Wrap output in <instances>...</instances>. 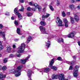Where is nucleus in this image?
Returning a JSON list of instances; mask_svg holds the SVG:
<instances>
[{"mask_svg":"<svg viewBox=\"0 0 80 80\" xmlns=\"http://www.w3.org/2000/svg\"><path fill=\"white\" fill-rule=\"evenodd\" d=\"M52 78L53 80L58 78L60 80H68V79L65 78H64V74H61L59 75L53 74Z\"/></svg>","mask_w":80,"mask_h":80,"instance_id":"1","label":"nucleus"},{"mask_svg":"<svg viewBox=\"0 0 80 80\" xmlns=\"http://www.w3.org/2000/svg\"><path fill=\"white\" fill-rule=\"evenodd\" d=\"M23 68V65H21L17 67L16 70H15L14 73L15 74V77H19L21 75L20 70Z\"/></svg>","mask_w":80,"mask_h":80,"instance_id":"2","label":"nucleus"},{"mask_svg":"<svg viewBox=\"0 0 80 80\" xmlns=\"http://www.w3.org/2000/svg\"><path fill=\"white\" fill-rule=\"evenodd\" d=\"M25 45L24 43H22L21 45L18 48V53L19 54L23 53L25 50Z\"/></svg>","mask_w":80,"mask_h":80,"instance_id":"3","label":"nucleus"},{"mask_svg":"<svg viewBox=\"0 0 80 80\" xmlns=\"http://www.w3.org/2000/svg\"><path fill=\"white\" fill-rule=\"evenodd\" d=\"M78 66H75L73 71V75L75 77H77L78 76Z\"/></svg>","mask_w":80,"mask_h":80,"instance_id":"4","label":"nucleus"},{"mask_svg":"<svg viewBox=\"0 0 80 80\" xmlns=\"http://www.w3.org/2000/svg\"><path fill=\"white\" fill-rule=\"evenodd\" d=\"M54 60V58L52 59L51 60V61L49 63V67H51V68H52V69L53 70L55 71L57 70V67L55 66H52L53 65V63L54 62V61H53Z\"/></svg>","mask_w":80,"mask_h":80,"instance_id":"5","label":"nucleus"},{"mask_svg":"<svg viewBox=\"0 0 80 80\" xmlns=\"http://www.w3.org/2000/svg\"><path fill=\"white\" fill-rule=\"evenodd\" d=\"M14 12L16 14V15H17V16L18 17V20H22V15H21V14L18 12V11L17 10V8H15L14 9Z\"/></svg>","mask_w":80,"mask_h":80,"instance_id":"6","label":"nucleus"},{"mask_svg":"<svg viewBox=\"0 0 80 80\" xmlns=\"http://www.w3.org/2000/svg\"><path fill=\"white\" fill-rule=\"evenodd\" d=\"M56 22L58 26H64L63 24H62V20H60L59 17H57Z\"/></svg>","mask_w":80,"mask_h":80,"instance_id":"7","label":"nucleus"},{"mask_svg":"<svg viewBox=\"0 0 80 80\" xmlns=\"http://www.w3.org/2000/svg\"><path fill=\"white\" fill-rule=\"evenodd\" d=\"M38 70L40 71V72H45L46 73H47L48 72H50V69L49 68H47L45 69L44 70V69H39ZM44 70V71H43Z\"/></svg>","mask_w":80,"mask_h":80,"instance_id":"8","label":"nucleus"},{"mask_svg":"<svg viewBox=\"0 0 80 80\" xmlns=\"http://www.w3.org/2000/svg\"><path fill=\"white\" fill-rule=\"evenodd\" d=\"M30 57V55H29L25 59H21L20 61L21 63H22V64H25V63L27 62V61L28 60V58H29Z\"/></svg>","mask_w":80,"mask_h":80,"instance_id":"9","label":"nucleus"},{"mask_svg":"<svg viewBox=\"0 0 80 80\" xmlns=\"http://www.w3.org/2000/svg\"><path fill=\"white\" fill-rule=\"evenodd\" d=\"M39 28L41 30V32H42V33L43 34H45V33H47L46 32V31L45 30V28L43 27L42 26H40Z\"/></svg>","mask_w":80,"mask_h":80,"instance_id":"10","label":"nucleus"},{"mask_svg":"<svg viewBox=\"0 0 80 80\" xmlns=\"http://www.w3.org/2000/svg\"><path fill=\"white\" fill-rule=\"evenodd\" d=\"M2 68V66H0V70H1ZM6 77V75H3V73L2 72H0V79H2V80H3V78H5Z\"/></svg>","mask_w":80,"mask_h":80,"instance_id":"11","label":"nucleus"},{"mask_svg":"<svg viewBox=\"0 0 80 80\" xmlns=\"http://www.w3.org/2000/svg\"><path fill=\"white\" fill-rule=\"evenodd\" d=\"M0 35L2 36L4 40H5V32H2L0 31Z\"/></svg>","mask_w":80,"mask_h":80,"instance_id":"12","label":"nucleus"},{"mask_svg":"<svg viewBox=\"0 0 80 80\" xmlns=\"http://www.w3.org/2000/svg\"><path fill=\"white\" fill-rule=\"evenodd\" d=\"M74 19L76 22H78L79 21V17L77 14H74Z\"/></svg>","mask_w":80,"mask_h":80,"instance_id":"13","label":"nucleus"},{"mask_svg":"<svg viewBox=\"0 0 80 80\" xmlns=\"http://www.w3.org/2000/svg\"><path fill=\"white\" fill-rule=\"evenodd\" d=\"M49 16H50V14L47 13L46 14V15L45 16L43 15L42 16V20H45V19L46 18H48Z\"/></svg>","mask_w":80,"mask_h":80,"instance_id":"14","label":"nucleus"},{"mask_svg":"<svg viewBox=\"0 0 80 80\" xmlns=\"http://www.w3.org/2000/svg\"><path fill=\"white\" fill-rule=\"evenodd\" d=\"M45 42L46 47L47 48H49V47L50 46V41H48L47 42L46 41Z\"/></svg>","mask_w":80,"mask_h":80,"instance_id":"15","label":"nucleus"},{"mask_svg":"<svg viewBox=\"0 0 80 80\" xmlns=\"http://www.w3.org/2000/svg\"><path fill=\"white\" fill-rule=\"evenodd\" d=\"M56 40L57 42H58L59 43H61V41L62 43H63V39L62 38H58L57 39H56Z\"/></svg>","mask_w":80,"mask_h":80,"instance_id":"16","label":"nucleus"},{"mask_svg":"<svg viewBox=\"0 0 80 80\" xmlns=\"http://www.w3.org/2000/svg\"><path fill=\"white\" fill-rule=\"evenodd\" d=\"M74 34L73 32H71V33L69 34L68 35V37L69 38H73L74 37Z\"/></svg>","mask_w":80,"mask_h":80,"instance_id":"17","label":"nucleus"},{"mask_svg":"<svg viewBox=\"0 0 80 80\" xmlns=\"http://www.w3.org/2000/svg\"><path fill=\"white\" fill-rule=\"evenodd\" d=\"M66 63H68V64H69V65H73L75 62L73 61H71V62L67 61Z\"/></svg>","mask_w":80,"mask_h":80,"instance_id":"18","label":"nucleus"},{"mask_svg":"<svg viewBox=\"0 0 80 80\" xmlns=\"http://www.w3.org/2000/svg\"><path fill=\"white\" fill-rule=\"evenodd\" d=\"M17 33L18 35H21V33L20 32V29L19 28H17Z\"/></svg>","mask_w":80,"mask_h":80,"instance_id":"19","label":"nucleus"},{"mask_svg":"<svg viewBox=\"0 0 80 80\" xmlns=\"http://www.w3.org/2000/svg\"><path fill=\"white\" fill-rule=\"evenodd\" d=\"M71 22L72 23V24H74L75 23V21H74V19L72 17H71L70 18Z\"/></svg>","mask_w":80,"mask_h":80,"instance_id":"20","label":"nucleus"},{"mask_svg":"<svg viewBox=\"0 0 80 80\" xmlns=\"http://www.w3.org/2000/svg\"><path fill=\"white\" fill-rule=\"evenodd\" d=\"M32 38L31 36H30L28 38L27 40V43H29V42L31 41L32 40Z\"/></svg>","mask_w":80,"mask_h":80,"instance_id":"21","label":"nucleus"},{"mask_svg":"<svg viewBox=\"0 0 80 80\" xmlns=\"http://www.w3.org/2000/svg\"><path fill=\"white\" fill-rule=\"evenodd\" d=\"M63 21L64 22L65 24H66L67 23H68V21H67V19L66 18H64L63 19Z\"/></svg>","mask_w":80,"mask_h":80,"instance_id":"22","label":"nucleus"},{"mask_svg":"<svg viewBox=\"0 0 80 80\" xmlns=\"http://www.w3.org/2000/svg\"><path fill=\"white\" fill-rule=\"evenodd\" d=\"M3 48V46L2 45L1 41H0V50H2Z\"/></svg>","mask_w":80,"mask_h":80,"instance_id":"23","label":"nucleus"},{"mask_svg":"<svg viewBox=\"0 0 80 80\" xmlns=\"http://www.w3.org/2000/svg\"><path fill=\"white\" fill-rule=\"evenodd\" d=\"M27 16H28V17H31V16L32 15V13L29 12H28L27 13Z\"/></svg>","mask_w":80,"mask_h":80,"instance_id":"24","label":"nucleus"},{"mask_svg":"<svg viewBox=\"0 0 80 80\" xmlns=\"http://www.w3.org/2000/svg\"><path fill=\"white\" fill-rule=\"evenodd\" d=\"M40 24L41 25L44 26V25H45V22L44 21H41L40 22Z\"/></svg>","mask_w":80,"mask_h":80,"instance_id":"25","label":"nucleus"},{"mask_svg":"<svg viewBox=\"0 0 80 80\" xmlns=\"http://www.w3.org/2000/svg\"><path fill=\"white\" fill-rule=\"evenodd\" d=\"M70 7L72 10H73V9H74V8H75V7L73 5H70Z\"/></svg>","mask_w":80,"mask_h":80,"instance_id":"26","label":"nucleus"},{"mask_svg":"<svg viewBox=\"0 0 80 80\" xmlns=\"http://www.w3.org/2000/svg\"><path fill=\"white\" fill-rule=\"evenodd\" d=\"M62 17H65L66 16V14H65V12L63 11L62 12Z\"/></svg>","mask_w":80,"mask_h":80,"instance_id":"27","label":"nucleus"},{"mask_svg":"<svg viewBox=\"0 0 80 80\" xmlns=\"http://www.w3.org/2000/svg\"><path fill=\"white\" fill-rule=\"evenodd\" d=\"M11 48L10 47H8L7 49L8 52H10L11 51Z\"/></svg>","mask_w":80,"mask_h":80,"instance_id":"28","label":"nucleus"},{"mask_svg":"<svg viewBox=\"0 0 80 80\" xmlns=\"http://www.w3.org/2000/svg\"><path fill=\"white\" fill-rule=\"evenodd\" d=\"M24 10V8H23V6H22L21 8L19 9V11H20V12H23V10Z\"/></svg>","mask_w":80,"mask_h":80,"instance_id":"29","label":"nucleus"},{"mask_svg":"<svg viewBox=\"0 0 80 80\" xmlns=\"http://www.w3.org/2000/svg\"><path fill=\"white\" fill-rule=\"evenodd\" d=\"M33 6H34L36 8H38L39 6L36 3H34L33 5Z\"/></svg>","mask_w":80,"mask_h":80,"instance_id":"30","label":"nucleus"},{"mask_svg":"<svg viewBox=\"0 0 80 80\" xmlns=\"http://www.w3.org/2000/svg\"><path fill=\"white\" fill-rule=\"evenodd\" d=\"M14 24L15 25L17 26L18 25V22L17 21H14Z\"/></svg>","mask_w":80,"mask_h":80,"instance_id":"31","label":"nucleus"},{"mask_svg":"<svg viewBox=\"0 0 80 80\" xmlns=\"http://www.w3.org/2000/svg\"><path fill=\"white\" fill-rule=\"evenodd\" d=\"M14 57V55L12 54H10L9 56V58H13Z\"/></svg>","mask_w":80,"mask_h":80,"instance_id":"32","label":"nucleus"},{"mask_svg":"<svg viewBox=\"0 0 80 80\" xmlns=\"http://www.w3.org/2000/svg\"><path fill=\"white\" fill-rule=\"evenodd\" d=\"M2 68L3 70H5L7 69V67L5 66H4Z\"/></svg>","mask_w":80,"mask_h":80,"instance_id":"33","label":"nucleus"},{"mask_svg":"<svg viewBox=\"0 0 80 80\" xmlns=\"http://www.w3.org/2000/svg\"><path fill=\"white\" fill-rule=\"evenodd\" d=\"M49 8L50 9V10H53L54 9H53V7H52V6L50 5L49 6Z\"/></svg>","mask_w":80,"mask_h":80,"instance_id":"34","label":"nucleus"},{"mask_svg":"<svg viewBox=\"0 0 80 80\" xmlns=\"http://www.w3.org/2000/svg\"><path fill=\"white\" fill-rule=\"evenodd\" d=\"M27 10L28 11H30L31 10V8L30 7H28L27 8Z\"/></svg>","mask_w":80,"mask_h":80,"instance_id":"35","label":"nucleus"},{"mask_svg":"<svg viewBox=\"0 0 80 80\" xmlns=\"http://www.w3.org/2000/svg\"><path fill=\"white\" fill-rule=\"evenodd\" d=\"M37 8H38V10L39 11H41V10H42V8H41L39 7V6H38V7Z\"/></svg>","mask_w":80,"mask_h":80,"instance_id":"36","label":"nucleus"},{"mask_svg":"<svg viewBox=\"0 0 80 80\" xmlns=\"http://www.w3.org/2000/svg\"><path fill=\"white\" fill-rule=\"evenodd\" d=\"M57 60L59 61H62V58H61V57H59L58 58Z\"/></svg>","mask_w":80,"mask_h":80,"instance_id":"37","label":"nucleus"},{"mask_svg":"<svg viewBox=\"0 0 80 80\" xmlns=\"http://www.w3.org/2000/svg\"><path fill=\"white\" fill-rule=\"evenodd\" d=\"M3 61L4 63H7V59L6 58H5L3 60Z\"/></svg>","mask_w":80,"mask_h":80,"instance_id":"38","label":"nucleus"},{"mask_svg":"<svg viewBox=\"0 0 80 80\" xmlns=\"http://www.w3.org/2000/svg\"><path fill=\"white\" fill-rule=\"evenodd\" d=\"M3 27V26L2 24H0V29H2V28Z\"/></svg>","mask_w":80,"mask_h":80,"instance_id":"39","label":"nucleus"},{"mask_svg":"<svg viewBox=\"0 0 80 80\" xmlns=\"http://www.w3.org/2000/svg\"><path fill=\"white\" fill-rule=\"evenodd\" d=\"M73 67L72 66H70L69 70H73Z\"/></svg>","mask_w":80,"mask_h":80,"instance_id":"40","label":"nucleus"},{"mask_svg":"<svg viewBox=\"0 0 80 80\" xmlns=\"http://www.w3.org/2000/svg\"><path fill=\"white\" fill-rule=\"evenodd\" d=\"M32 11H33L34 12H35L37 10V8H32Z\"/></svg>","mask_w":80,"mask_h":80,"instance_id":"41","label":"nucleus"},{"mask_svg":"<svg viewBox=\"0 0 80 80\" xmlns=\"http://www.w3.org/2000/svg\"><path fill=\"white\" fill-rule=\"evenodd\" d=\"M57 5L58 6L60 5V2L59 1H57Z\"/></svg>","mask_w":80,"mask_h":80,"instance_id":"42","label":"nucleus"},{"mask_svg":"<svg viewBox=\"0 0 80 80\" xmlns=\"http://www.w3.org/2000/svg\"><path fill=\"white\" fill-rule=\"evenodd\" d=\"M65 26L66 28L68 27V23L65 24Z\"/></svg>","mask_w":80,"mask_h":80,"instance_id":"43","label":"nucleus"},{"mask_svg":"<svg viewBox=\"0 0 80 80\" xmlns=\"http://www.w3.org/2000/svg\"><path fill=\"white\" fill-rule=\"evenodd\" d=\"M14 40L15 42H18V41H19V39H15Z\"/></svg>","mask_w":80,"mask_h":80,"instance_id":"44","label":"nucleus"},{"mask_svg":"<svg viewBox=\"0 0 80 80\" xmlns=\"http://www.w3.org/2000/svg\"><path fill=\"white\" fill-rule=\"evenodd\" d=\"M16 55L17 56V57H20V54H18L17 53L16 54Z\"/></svg>","mask_w":80,"mask_h":80,"instance_id":"45","label":"nucleus"},{"mask_svg":"<svg viewBox=\"0 0 80 80\" xmlns=\"http://www.w3.org/2000/svg\"><path fill=\"white\" fill-rule=\"evenodd\" d=\"M29 4L31 6H32V5H33V4H32V3L31 2H29Z\"/></svg>","mask_w":80,"mask_h":80,"instance_id":"46","label":"nucleus"},{"mask_svg":"<svg viewBox=\"0 0 80 80\" xmlns=\"http://www.w3.org/2000/svg\"><path fill=\"white\" fill-rule=\"evenodd\" d=\"M76 2V0H72L71 2L72 3H74V2Z\"/></svg>","mask_w":80,"mask_h":80,"instance_id":"47","label":"nucleus"},{"mask_svg":"<svg viewBox=\"0 0 80 80\" xmlns=\"http://www.w3.org/2000/svg\"><path fill=\"white\" fill-rule=\"evenodd\" d=\"M20 1L21 3H24V0H20Z\"/></svg>","mask_w":80,"mask_h":80,"instance_id":"48","label":"nucleus"},{"mask_svg":"<svg viewBox=\"0 0 80 80\" xmlns=\"http://www.w3.org/2000/svg\"><path fill=\"white\" fill-rule=\"evenodd\" d=\"M12 47L13 48H16V46L15 45H13Z\"/></svg>","mask_w":80,"mask_h":80,"instance_id":"49","label":"nucleus"},{"mask_svg":"<svg viewBox=\"0 0 80 80\" xmlns=\"http://www.w3.org/2000/svg\"><path fill=\"white\" fill-rule=\"evenodd\" d=\"M10 73H12V72H13V70L12 69V70H10Z\"/></svg>","mask_w":80,"mask_h":80,"instance_id":"50","label":"nucleus"},{"mask_svg":"<svg viewBox=\"0 0 80 80\" xmlns=\"http://www.w3.org/2000/svg\"><path fill=\"white\" fill-rule=\"evenodd\" d=\"M67 14L68 15H70V12H68L67 13Z\"/></svg>","mask_w":80,"mask_h":80,"instance_id":"51","label":"nucleus"},{"mask_svg":"<svg viewBox=\"0 0 80 80\" xmlns=\"http://www.w3.org/2000/svg\"><path fill=\"white\" fill-rule=\"evenodd\" d=\"M6 15H8V12H7L5 14Z\"/></svg>","mask_w":80,"mask_h":80,"instance_id":"52","label":"nucleus"},{"mask_svg":"<svg viewBox=\"0 0 80 80\" xmlns=\"http://www.w3.org/2000/svg\"><path fill=\"white\" fill-rule=\"evenodd\" d=\"M11 19H12V20H14L15 19V18H14V17H11Z\"/></svg>","mask_w":80,"mask_h":80,"instance_id":"53","label":"nucleus"},{"mask_svg":"<svg viewBox=\"0 0 80 80\" xmlns=\"http://www.w3.org/2000/svg\"><path fill=\"white\" fill-rule=\"evenodd\" d=\"M78 8L79 9L80 8V5L78 6Z\"/></svg>","mask_w":80,"mask_h":80,"instance_id":"54","label":"nucleus"},{"mask_svg":"<svg viewBox=\"0 0 80 80\" xmlns=\"http://www.w3.org/2000/svg\"><path fill=\"white\" fill-rule=\"evenodd\" d=\"M78 45L80 46V41H79L78 42Z\"/></svg>","mask_w":80,"mask_h":80,"instance_id":"55","label":"nucleus"},{"mask_svg":"<svg viewBox=\"0 0 80 80\" xmlns=\"http://www.w3.org/2000/svg\"><path fill=\"white\" fill-rule=\"evenodd\" d=\"M73 58L74 59H75V58H76V57H75V56H74L73 57Z\"/></svg>","mask_w":80,"mask_h":80,"instance_id":"56","label":"nucleus"},{"mask_svg":"<svg viewBox=\"0 0 80 80\" xmlns=\"http://www.w3.org/2000/svg\"><path fill=\"white\" fill-rule=\"evenodd\" d=\"M2 5H3V6H4V7H5V6H6V4H3Z\"/></svg>","mask_w":80,"mask_h":80,"instance_id":"57","label":"nucleus"},{"mask_svg":"<svg viewBox=\"0 0 80 80\" xmlns=\"http://www.w3.org/2000/svg\"><path fill=\"white\" fill-rule=\"evenodd\" d=\"M76 1H77L78 2H79L80 1V0H76Z\"/></svg>","mask_w":80,"mask_h":80,"instance_id":"58","label":"nucleus"},{"mask_svg":"<svg viewBox=\"0 0 80 80\" xmlns=\"http://www.w3.org/2000/svg\"><path fill=\"white\" fill-rule=\"evenodd\" d=\"M1 57V54H0V57Z\"/></svg>","mask_w":80,"mask_h":80,"instance_id":"59","label":"nucleus"},{"mask_svg":"<svg viewBox=\"0 0 80 80\" xmlns=\"http://www.w3.org/2000/svg\"><path fill=\"white\" fill-rule=\"evenodd\" d=\"M48 55H49V56L50 55V54H48Z\"/></svg>","mask_w":80,"mask_h":80,"instance_id":"60","label":"nucleus"},{"mask_svg":"<svg viewBox=\"0 0 80 80\" xmlns=\"http://www.w3.org/2000/svg\"><path fill=\"white\" fill-rule=\"evenodd\" d=\"M21 27H22V26H21Z\"/></svg>","mask_w":80,"mask_h":80,"instance_id":"61","label":"nucleus"},{"mask_svg":"<svg viewBox=\"0 0 80 80\" xmlns=\"http://www.w3.org/2000/svg\"><path fill=\"white\" fill-rule=\"evenodd\" d=\"M21 27H22V26H21Z\"/></svg>","mask_w":80,"mask_h":80,"instance_id":"62","label":"nucleus"}]
</instances>
